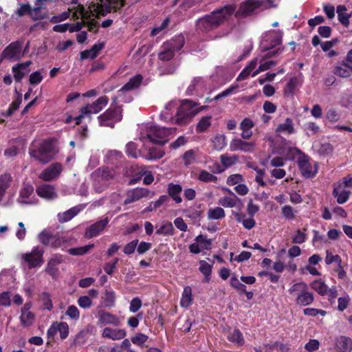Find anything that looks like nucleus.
<instances>
[{
	"label": "nucleus",
	"instance_id": "14",
	"mask_svg": "<svg viewBox=\"0 0 352 352\" xmlns=\"http://www.w3.org/2000/svg\"><path fill=\"white\" fill-rule=\"evenodd\" d=\"M110 218L109 217H106L104 219L97 221L94 223L90 225L85 230V236L88 239H91L98 236L107 227Z\"/></svg>",
	"mask_w": 352,
	"mask_h": 352
},
{
	"label": "nucleus",
	"instance_id": "13",
	"mask_svg": "<svg viewBox=\"0 0 352 352\" xmlns=\"http://www.w3.org/2000/svg\"><path fill=\"white\" fill-rule=\"evenodd\" d=\"M22 43L16 41L9 44L2 52L1 54V59H8L18 60L22 56L23 53L21 52Z\"/></svg>",
	"mask_w": 352,
	"mask_h": 352
},
{
	"label": "nucleus",
	"instance_id": "8",
	"mask_svg": "<svg viewBox=\"0 0 352 352\" xmlns=\"http://www.w3.org/2000/svg\"><path fill=\"white\" fill-rule=\"evenodd\" d=\"M283 32L280 30H270L265 33L261 42L262 52L271 51L282 43Z\"/></svg>",
	"mask_w": 352,
	"mask_h": 352
},
{
	"label": "nucleus",
	"instance_id": "40",
	"mask_svg": "<svg viewBox=\"0 0 352 352\" xmlns=\"http://www.w3.org/2000/svg\"><path fill=\"white\" fill-rule=\"evenodd\" d=\"M192 300V289L190 287L186 286L184 288L180 300V305L182 307L188 308L191 305Z\"/></svg>",
	"mask_w": 352,
	"mask_h": 352
},
{
	"label": "nucleus",
	"instance_id": "4",
	"mask_svg": "<svg viewBox=\"0 0 352 352\" xmlns=\"http://www.w3.org/2000/svg\"><path fill=\"white\" fill-rule=\"evenodd\" d=\"M58 153V149L52 140L43 141L38 148H32L30 155L43 164L50 162Z\"/></svg>",
	"mask_w": 352,
	"mask_h": 352
},
{
	"label": "nucleus",
	"instance_id": "46",
	"mask_svg": "<svg viewBox=\"0 0 352 352\" xmlns=\"http://www.w3.org/2000/svg\"><path fill=\"white\" fill-rule=\"evenodd\" d=\"M169 198L166 195H162L159 197L157 200L155 201L151 202L149 206H148L144 210V212H151L159 207H160L164 203L168 202Z\"/></svg>",
	"mask_w": 352,
	"mask_h": 352
},
{
	"label": "nucleus",
	"instance_id": "16",
	"mask_svg": "<svg viewBox=\"0 0 352 352\" xmlns=\"http://www.w3.org/2000/svg\"><path fill=\"white\" fill-rule=\"evenodd\" d=\"M149 190L146 188H135L126 192V199L124 204L127 205L140 200L142 198L147 197L149 195Z\"/></svg>",
	"mask_w": 352,
	"mask_h": 352
},
{
	"label": "nucleus",
	"instance_id": "45",
	"mask_svg": "<svg viewBox=\"0 0 352 352\" xmlns=\"http://www.w3.org/2000/svg\"><path fill=\"white\" fill-rule=\"evenodd\" d=\"M142 80V77L141 75H136L134 77L131 78L127 83H126L122 88L120 90L122 91H128L138 87Z\"/></svg>",
	"mask_w": 352,
	"mask_h": 352
},
{
	"label": "nucleus",
	"instance_id": "5",
	"mask_svg": "<svg viewBox=\"0 0 352 352\" xmlns=\"http://www.w3.org/2000/svg\"><path fill=\"white\" fill-rule=\"evenodd\" d=\"M289 294L296 297V303L300 306H307L314 300L313 292L309 290L308 285L304 282L292 285L289 289Z\"/></svg>",
	"mask_w": 352,
	"mask_h": 352
},
{
	"label": "nucleus",
	"instance_id": "3",
	"mask_svg": "<svg viewBox=\"0 0 352 352\" xmlns=\"http://www.w3.org/2000/svg\"><path fill=\"white\" fill-rule=\"evenodd\" d=\"M234 11L235 7L232 5L214 10L210 14L199 19L197 22V28L201 32L210 31L227 21Z\"/></svg>",
	"mask_w": 352,
	"mask_h": 352
},
{
	"label": "nucleus",
	"instance_id": "33",
	"mask_svg": "<svg viewBox=\"0 0 352 352\" xmlns=\"http://www.w3.org/2000/svg\"><path fill=\"white\" fill-rule=\"evenodd\" d=\"M103 47H104L103 43L95 44L90 50L82 51L80 53V58L81 59H87V58L94 59L98 56L99 52Z\"/></svg>",
	"mask_w": 352,
	"mask_h": 352
},
{
	"label": "nucleus",
	"instance_id": "59",
	"mask_svg": "<svg viewBox=\"0 0 352 352\" xmlns=\"http://www.w3.org/2000/svg\"><path fill=\"white\" fill-rule=\"evenodd\" d=\"M198 179L204 182H215L217 177L209 172L202 170L199 173Z\"/></svg>",
	"mask_w": 352,
	"mask_h": 352
},
{
	"label": "nucleus",
	"instance_id": "18",
	"mask_svg": "<svg viewBox=\"0 0 352 352\" xmlns=\"http://www.w3.org/2000/svg\"><path fill=\"white\" fill-rule=\"evenodd\" d=\"M108 102L109 99L107 96H101L92 104H87L81 108V112L88 113V115L98 113L107 104Z\"/></svg>",
	"mask_w": 352,
	"mask_h": 352
},
{
	"label": "nucleus",
	"instance_id": "20",
	"mask_svg": "<svg viewBox=\"0 0 352 352\" xmlns=\"http://www.w3.org/2000/svg\"><path fill=\"white\" fill-rule=\"evenodd\" d=\"M255 144L254 142H245L239 138H234L230 143L231 151H241L245 153H252L254 151Z\"/></svg>",
	"mask_w": 352,
	"mask_h": 352
},
{
	"label": "nucleus",
	"instance_id": "7",
	"mask_svg": "<svg viewBox=\"0 0 352 352\" xmlns=\"http://www.w3.org/2000/svg\"><path fill=\"white\" fill-rule=\"evenodd\" d=\"M272 0H248L242 3L236 13V16L250 15L258 8H268L272 6Z\"/></svg>",
	"mask_w": 352,
	"mask_h": 352
},
{
	"label": "nucleus",
	"instance_id": "34",
	"mask_svg": "<svg viewBox=\"0 0 352 352\" xmlns=\"http://www.w3.org/2000/svg\"><path fill=\"white\" fill-rule=\"evenodd\" d=\"M92 177H98L108 183L109 180L114 177V171L109 168H98L92 173Z\"/></svg>",
	"mask_w": 352,
	"mask_h": 352
},
{
	"label": "nucleus",
	"instance_id": "26",
	"mask_svg": "<svg viewBox=\"0 0 352 352\" xmlns=\"http://www.w3.org/2000/svg\"><path fill=\"white\" fill-rule=\"evenodd\" d=\"M37 195L46 199H53L56 197V192L53 186L50 184H43L37 187Z\"/></svg>",
	"mask_w": 352,
	"mask_h": 352
},
{
	"label": "nucleus",
	"instance_id": "6",
	"mask_svg": "<svg viewBox=\"0 0 352 352\" xmlns=\"http://www.w3.org/2000/svg\"><path fill=\"white\" fill-rule=\"evenodd\" d=\"M125 5V0H96L89 7L96 15L105 16L111 11L116 12Z\"/></svg>",
	"mask_w": 352,
	"mask_h": 352
},
{
	"label": "nucleus",
	"instance_id": "47",
	"mask_svg": "<svg viewBox=\"0 0 352 352\" xmlns=\"http://www.w3.org/2000/svg\"><path fill=\"white\" fill-rule=\"evenodd\" d=\"M225 215L224 210L220 207L210 208L208 212V218L209 219H221L224 218Z\"/></svg>",
	"mask_w": 352,
	"mask_h": 352
},
{
	"label": "nucleus",
	"instance_id": "24",
	"mask_svg": "<svg viewBox=\"0 0 352 352\" xmlns=\"http://www.w3.org/2000/svg\"><path fill=\"white\" fill-rule=\"evenodd\" d=\"M126 335V331L122 329H112L105 327L103 329L102 336L103 338H109L113 340H119L124 338Z\"/></svg>",
	"mask_w": 352,
	"mask_h": 352
},
{
	"label": "nucleus",
	"instance_id": "55",
	"mask_svg": "<svg viewBox=\"0 0 352 352\" xmlns=\"http://www.w3.org/2000/svg\"><path fill=\"white\" fill-rule=\"evenodd\" d=\"M65 315L74 322L80 318V311L75 305H69L65 311Z\"/></svg>",
	"mask_w": 352,
	"mask_h": 352
},
{
	"label": "nucleus",
	"instance_id": "54",
	"mask_svg": "<svg viewBox=\"0 0 352 352\" xmlns=\"http://www.w3.org/2000/svg\"><path fill=\"white\" fill-rule=\"evenodd\" d=\"M211 265L205 261H199V271L204 275L205 280L208 282L210 279Z\"/></svg>",
	"mask_w": 352,
	"mask_h": 352
},
{
	"label": "nucleus",
	"instance_id": "57",
	"mask_svg": "<svg viewBox=\"0 0 352 352\" xmlns=\"http://www.w3.org/2000/svg\"><path fill=\"white\" fill-rule=\"evenodd\" d=\"M41 301L42 302L43 307L48 311H51L53 308L50 294L48 292H43L40 296Z\"/></svg>",
	"mask_w": 352,
	"mask_h": 352
},
{
	"label": "nucleus",
	"instance_id": "1",
	"mask_svg": "<svg viewBox=\"0 0 352 352\" xmlns=\"http://www.w3.org/2000/svg\"><path fill=\"white\" fill-rule=\"evenodd\" d=\"M175 128L160 127L153 124H143L140 128L139 139L142 142L143 153L142 157L147 160H155L162 158L164 152L154 144H164L167 137L175 133Z\"/></svg>",
	"mask_w": 352,
	"mask_h": 352
},
{
	"label": "nucleus",
	"instance_id": "36",
	"mask_svg": "<svg viewBox=\"0 0 352 352\" xmlns=\"http://www.w3.org/2000/svg\"><path fill=\"white\" fill-rule=\"evenodd\" d=\"M12 177L10 174L0 175V201L3 199L6 190L10 187Z\"/></svg>",
	"mask_w": 352,
	"mask_h": 352
},
{
	"label": "nucleus",
	"instance_id": "60",
	"mask_svg": "<svg viewBox=\"0 0 352 352\" xmlns=\"http://www.w3.org/2000/svg\"><path fill=\"white\" fill-rule=\"evenodd\" d=\"M182 159L186 166L192 164L196 159V151L193 149L186 151L182 156Z\"/></svg>",
	"mask_w": 352,
	"mask_h": 352
},
{
	"label": "nucleus",
	"instance_id": "43",
	"mask_svg": "<svg viewBox=\"0 0 352 352\" xmlns=\"http://www.w3.org/2000/svg\"><path fill=\"white\" fill-rule=\"evenodd\" d=\"M42 6L43 3H36V6L34 8H32L30 12V15L33 20L36 21L47 17V12H42L41 11Z\"/></svg>",
	"mask_w": 352,
	"mask_h": 352
},
{
	"label": "nucleus",
	"instance_id": "9",
	"mask_svg": "<svg viewBox=\"0 0 352 352\" xmlns=\"http://www.w3.org/2000/svg\"><path fill=\"white\" fill-rule=\"evenodd\" d=\"M122 110L118 107H110L104 113L98 116L101 126L113 127L116 122L122 120Z\"/></svg>",
	"mask_w": 352,
	"mask_h": 352
},
{
	"label": "nucleus",
	"instance_id": "50",
	"mask_svg": "<svg viewBox=\"0 0 352 352\" xmlns=\"http://www.w3.org/2000/svg\"><path fill=\"white\" fill-rule=\"evenodd\" d=\"M311 287L320 295H324L328 289L327 285L321 279L313 281L311 283Z\"/></svg>",
	"mask_w": 352,
	"mask_h": 352
},
{
	"label": "nucleus",
	"instance_id": "19",
	"mask_svg": "<svg viewBox=\"0 0 352 352\" xmlns=\"http://www.w3.org/2000/svg\"><path fill=\"white\" fill-rule=\"evenodd\" d=\"M32 63L31 60H28L16 64L12 67V72L16 82H21L22 79L30 72V66Z\"/></svg>",
	"mask_w": 352,
	"mask_h": 352
},
{
	"label": "nucleus",
	"instance_id": "23",
	"mask_svg": "<svg viewBox=\"0 0 352 352\" xmlns=\"http://www.w3.org/2000/svg\"><path fill=\"white\" fill-rule=\"evenodd\" d=\"M98 321L103 324H113L114 326H120V318L104 310H100L98 312Z\"/></svg>",
	"mask_w": 352,
	"mask_h": 352
},
{
	"label": "nucleus",
	"instance_id": "63",
	"mask_svg": "<svg viewBox=\"0 0 352 352\" xmlns=\"http://www.w3.org/2000/svg\"><path fill=\"white\" fill-rule=\"evenodd\" d=\"M11 305V294L10 292L0 293V307H10Z\"/></svg>",
	"mask_w": 352,
	"mask_h": 352
},
{
	"label": "nucleus",
	"instance_id": "62",
	"mask_svg": "<svg viewBox=\"0 0 352 352\" xmlns=\"http://www.w3.org/2000/svg\"><path fill=\"white\" fill-rule=\"evenodd\" d=\"M319 130V126H318L315 122H309L305 124V131L309 136L316 134Z\"/></svg>",
	"mask_w": 352,
	"mask_h": 352
},
{
	"label": "nucleus",
	"instance_id": "37",
	"mask_svg": "<svg viewBox=\"0 0 352 352\" xmlns=\"http://www.w3.org/2000/svg\"><path fill=\"white\" fill-rule=\"evenodd\" d=\"M155 234L158 235H172L174 233V228L172 223L164 221L160 226H156Z\"/></svg>",
	"mask_w": 352,
	"mask_h": 352
},
{
	"label": "nucleus",
	"instance_id": "58",
	"mask_svg": "<svg viewBox=\"0 0 352 352\" xmlns=\"http://www.w3.org/2000/svg\"><path fill=\"white\" fill-rule=\"evenodd\" d=\"M220 160L225 168H228L236 163L238 157L236 155L228 156L227 155H222L220 157Z\"/></svg>",
	"mask_w": 352,
	"mask_h": 352
},
{
	"label": "nucleus",
	"instance_id": "42",
	"mask_svg": "<svg viewBox=\"0 0 352 352\" xmlns=\"http://www.w3.org/2000/svg\"><path fill=\"white\" fill-rule=\"evenodd\" d=\"M205 85L204 80L201 78H195L191 84L188 86L186 92L188 95L193 94L195 91H202Z\"/></svg>",
	"mask_w": 352,
	"mask_h": 352
},
{
	"label": "nucleus",
	"instance_id": "32",
	"mask_svg": "<svg viewBox=\"0 0 352 352\" xmlns=\"http://www.w3.org/2000/svg\"><path fill=\"white\" fill-rule=\"evenodd\" d=\"M259 63V59L256 58L251 61H250L249 64L242 70L239 76L237 77V80H243L247 78L250 75H252V73L255 71L257 64Z\"/></svg>",
	"mask_w": 352,
	"mask_h": 352
},
{
	"label": "nucleus",
	"instance_id": "61",
	"mask_svg": "<svg viewBox=\"0 0 352 352\" xmlns=\"http://www.w3.org/2000/svg\"><path fill=\"white\" fill-rule=\"evenodd\" d=\"M239 86L238 85H232L229 87L228 89H225L224 91H221L219 94H217L212 100H218L223 98L227 97L234 93L236 92V90L238 89Z\"/></svg>",
	"mask_w": 352,
	"mask_h": 352
},
{
	"label": "nucleus",
	"instance_id": "17",
	"mask_svg": "<svg viewBox=\"0 0 352 352\" xmlns=\"http://www.w3.org/2000/svg\"><path fill=\"white\" fill-rule=\"evenodd\" d=\"M279 52H280V48L277 49L276 50L270 51L267 53H266L261 59H259L260 65L258 66V69H256L252 73V76L254 77L257 74H258L260 72L266 71V70L272 68L273 66L276 65V61L268 60V61L265 62V60L275 56Z\"/></svg>",
	"mask_w": 352,
	"mask_h": 352
},
{
	"label": "nucleus",
	"instance_id": "15",
	"mask_svg": "<svg viewBox=\"0 0 352 352\" xmlns=\"http://www.w3.org/2000/svg\"><path fill=\"white\" fill-rule=\"evenodd\" d=\"M73 10L72 16L74 19H78L81 18L82 21L77 22L74 25H70L69 26V30L70 32H78L81 30L83 24L85 23V19L87 18V12L85 11V8L82 5H78L76 8L72 9Z\"/></svg>",
	"mask_w": 352,
	"mask_h": 352
},
{
	"label": "nucleus",
	"instance_id": "27",
	"mask_svg": "<svg viewBox=\"0 0 352 352\" xmlns=\"http://www.w3.org/2000/svg\"><path fill=\"white\" fill-rule=\"evenodd\" d=\"M335 346L340 352H351L352 351V340L349 337L341 336L336 338Z\"/></svg>",
	"mask_w": 352,
	"mask_h": 352
},
{
	"label": "nucleus",
	"instance_id": "44",
	"mask_svg": "<svg viewBox=\"0 0 352 352\" xmlns=\"http://www.w3.org/2000/svg\"><path fill=\"white\" fill-rule=\"evenodd\" d=\"M79 211L76 207L72 208L63 213H59L58 214V220L60 222H67L74 217Z\"/></svg>",
	"mask_w": 352,
	"mask_h": 352
},
{
	"label": "nucleus",
	"instance_id": "21",
	"mask_svg": "<svg viewBox=\"0 0 352 352\" xmlns=\"http://www.w3.org/2000/svg\"><path fill=\"white\" fill-rule=\"evenodd\" d=\"M63 170V166L60 163H54L41 174V178L44 181H51L57 178Z\"/></svg>",
	"mask_w": 352,
	"mask_h": 352
},
{
	"label": "nucleus",
	"instance_id": "11",
	"mask_svg": "<svg viewBox=\"0 0 352 352\" xmlns=\"http://www.w3.org/2000/svg\"><path fill=\"white\" fill-rule=\"evenodd\" d=\"M44 250L39 247H35L32 250L23 254L22 258L28 263L29 268L40 267L43 263V255Z\"/></svg>",
	"mask_w": 352,
	"mask_h": 352
},
{
	"label": "nucleus",
	"instance_id": "49",
	"mask_svg": "<svg viewBox=\"0 0 352 352\" xmlns=\"http://www.w3.org/2000/svg\"><path fill=\"white\" fill-rule=\"evenodd\" d=\"M94 247V244H89L85 246L70 248L67 250L69 254L74 256H82L87 254L91 249Z\"/></svg>",
	"mask_w": 352,
	"mask_h": 352
},
{
	"label": "nucleus",
	"instance_id": "22",
	"mask_svg": "<svg viewBox=\"0 0 352 352\" xmlns=\"http://www.w3.org/2000/svg\"><path fill=\"white\" fill-rule=\"evenodd\" d=\"M30 303H25L21 310L20 322L24 327H28L33 324L35 320L34 314L30 311L31 308Z\"/></svg>",
	"mask_w": 352,
	"mask_h": 352
},
{
	"label": "nucleus",
	"instance_id": "52",
	"mask_svg": "<svg viewBox=\"0 0 352 352\" xmlns=\"http://www.w3.org/2000/svg\"><path fill=\"white\" fill-rule=\"evenodd\" d=\"M212 142L214 148L221 151L227 145L226 137L223 134H218L214 138Z\"/></svg>",
	"mask_w": 352,
	"mask_h": 352
},
{
	"label": "nucleus",
	"instance_id": "25",
	"mask_svg": "<svg viewBox=\"0 0 352 352\" xmlns=\"http://www.w3.org/2000/svg\"><path fill=\"white\" fill-rule=\"evenodd\" d=\"M351 194L350 190H347L342 188V184L335 185L333 190V195L337 199V202L340 204H344Z\"/></svg>",
	"mask_w": 352,
	"mask_h": 352
},
{
	"label": "nucleus",
	"instance_id": "38",
	"mask_svg": "<svg viewBox=\"0 0 352 352\" xmlns=\"http://www.w3.org/2000/svg\"><path fill=\"white\" fill-rule=\"evenodd\" d=\"M336 12L338 14V20L340 23L345 27H347L349 25V18L351 15L346 12V6L343 5L338 6Z\"/></svg>",
	"mask_w": 352,
	"mask_h": 352
},
{
	"label": "nucleus",
	"instance_id": "64",
	"mask_svg": "<svg viewBox=\"0 0 352 352\" xmlns=\"http://www.w3.org/2000/svg\"><path fill=\"white\" fill-rule=\"evenodd\" d=\"M243 177L241 174H233L227 178L226 183L229 186H234L239 184L241 182H243Z\"/></svg>",
	"mask_w": 352,
	"mask_h": 352
},
{
	"label": "nucleus",
	"instance_id": "2",
	"mask_svg": "<svg viewBox=\"0 0 352 352\" xmlns=\"http://www.w3.org/2000/svg\"><path fill=\"white\" fill-rule=\"evenodd\" d=\"M175 107V102H170L165 106V110L161 113L160 117L166 121L173 120L175 124L183 125L188 123L192 118L199 112L206 109V106L203 105L199 107L197 104L193 101L186 99L181 102L179 107L177 108V113L174 118H173L171 113L169 111Z\"/></svg>",
	"mask_w": 352,
	"mask_h": 352
},
{
	"label": "nucleus",
	"instance_id": "30",
	"mask_svg": "<svg viewBox=\"0 0 352 352\" xmlns=\"http://www.w3.org/2000/svg\"><path fill=\"white\" fill-rule=\"evenodd\" d=\"M182 192V187L181 185L175 184L173 183H170L168 185V195L177 204H180L182 201L181 197Z\"/></svg>",
	"mask_w": 352,
	"mask_h": 352
},
{
	"label": "nucleus",
	"instance_id": "35",
	"mask_svg": "<svg viewBox=\"0 0 352 352\" xmlns=\"http://www.w3.org/2000/svg\"><path fill=\"white\" fill-rule=\"evenodd\" d=\"M185 43L184 36L182 34L175 36L170 41L165 43V47H171L175 52L181 50Z\"/></svg>",
	"mask_w": 352,
	"mask_h": 352
},
{
	"label": "nucleus",
	"instance_id": "56",
	"mask_svg": "<svg viewBox=\"0 0 352 352\" xmlns=\"http://www.w3.org/2000/svg\"><path fill=\"white\" fill-rule=\"evenodd\" d=\"M94 179L93 187L96 192H103L108 186V183L100 179L98 177H92Z\"/></svg>",
	"mask_w": 352,
	"mask_h": 352
},
{
	"label": "nucleus",
	"instance_id": "31",
	"mask_svg": "<svg viewBox=\"0 0 352 352\" xmlns=\"http://www.w3.org/2000/svg\"><path fill=\"white\" fill-rule=\"evenodd\" d=\"M332 72L341 78H349L352 74V66L344 62L342 65L334 67Z\"/></svg>",
	"mask_w": 352,
	"mask_h": 352
},
{
	"label": "nucleus",
	"instance_id": "10",
	"mask_svg": "<svg viewBox=\"0 0 352 352\" xmlns=\"http://www.w3.org/2000/svg\"><path fill=\"white\" fill-rule=\"evenodd\" d=\"M298 165L302 175L305 178H312L318 172L317 162L311 163L309 162L308 157L305 155L298 158Z\"/></svg>",
	"mask_w": 352,
	"mask_h": 352
},
{
	"label": "nucleus",
	"instance_id": "53",
	"mask_svg": "<svg viewBox=\"0 0 352 352\" xmlns=\"http://www.w3.org/2000/svg\"><path fill=\"white\" fill-rule=\"evenodd\" d=\"M116 294L113 290H107L103 297L105 307H111L115 305Z\"/></svg>",
	"mask_w": 352,
	"mask_h": 352
},
{
	"label": "nucleus",
	"instance_id": "12",
	"mask_svg": "<svg viewBox=\"0 0 352 352\" xmlns=\"http://www.w3.org/2000/svg\"><path fill=\"white\" fill-rule=\"evenodd\" d=\"M16 201L21 205L35 204L37 199L34 194V187L31 184H24L19 190Z\"/></svg>",
	"mask_w": 352,
	"mask_h": 352
},
{
	"label": "nucleus",
	"instance_id": "28",
	"mask_svg": "<svg viewBox=\"0 0 352 352\" xmlns=\"http://www.w3.org/2000/svg\"><path fill=\"white\" fill-rule=\"evenodd\" d=\"M296 132L294 129V124L290 118H287L283 123L279 124L276 129V133L283 134H293Z\"/></svg>",
	"mask_w": 352,
	"mask_h": 352
},
{
	"label": "nucleus",
	"instance_id": "51",
	"mask_svg": "<svg viewBox=\"0 0 352 352\" xmlns=\"http://www.w3.org/2000/svg\"><path fill=\"white\" fill-rule=\"evenodd\" d=\"M175 52L171 47H167L166 49L164 43L162 46V51L159 54V58L163 61H168L173 57Z\"/></svg>",
	"mask_w": 352,
	"mask_h": 352
},
{
	"label": "nucleus",
	"instance_id": "41",
	"mask_svg": "<svg viewBox=\"0 0 352 352\" xmlns=\"http://www.w3.org/2000/svg\"><path fill=\"white\" fill-rule=\"evenodd\" d=\"M126 153L128 156L133 158H138L139 157H142L143 148L142 149H138L136 144L133 142H130L126 145Z\"/></svg>",
	"mask_w": 352,
	"mask_h": 352
},
{
	"label": "nucleus",
	"instance_id": "29",
	"mask_svg": "<svg viewBox=\"0 0 352 352\" xmlns=\"http://www.w3.org/2000/svg\"><path fill=\"white\" fill-rule=\"evenodd\" d=\"M228 192L231 193L233 197H223L219 199L218 204L226 208H234L236 206L237 203H241L240 199H239L232 191L226 188L225 189Z\"/></svg>",
	"mask_w": 352,
	"mask_h": 352
},
{
	"label": "nucleus",
	"instance_id": "48",
	"mask_svg": "<svg viewBox=\"0 0 352 352\" xmlns=\"http://www.w3.org/2000/svg\"><path fill=\"white\" fill-rule=\"evenodd\" d=\"M211 116H207L201 118L196 126L197 132L201 133L206 131L211 125Z\"/></svg>",
	"mask_w": 352,
	"mask_h": 352
},
{
	"label": "nucleus",
	"instance_id": "39",
	"mask_svg": "<svg viewBox=\"0 0 352 352\" xmlns=\"http://www.w3.org/2000/svg\"><path fill=\"white\" fill-rule=\"evenodd\" d=\"M228 339L229 341L238 346H242L245 343L243 333L236 329H233L229 332L228 335Z\"/></svg>",
	"mask_w": 352,
	"mask_h": 352
}]
</instances>
